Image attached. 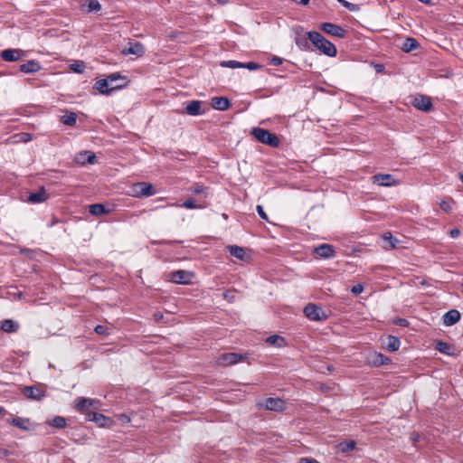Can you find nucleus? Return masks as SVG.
<instances>
[{
  "mask_svg": "<svg viewBox=\"0 0 463 463\" xmlns=\"http://www.w3.org/2000/svg\"><path fill=\"white\" fill-rule=\"evenodd\" d=\"M99 402L96 400L84 398V397H78L75 400V405L74 408L79 411L81 413H88L89 409L92 406H94L95 403H98Z\"/></svg>",
  "mask_w": 463,
  "mask_h": 463,
  "instance_id": "obj_11",
  "label": "nucleus"
},
{
  "mask_svg": "<svg viewBox=\"0 0 463 463\" xmlns=\"http://www.w3.org/2000/svg\"><path fill=\"white\" fill-rule=\"evenodd\" d=\"M25 138L24 139L25 142L31 140V135L30 134H24Z\"/></svg>",
  "mask_w": 463,
  "mask_h": 463,
  "instance_id": "obj_57",
  "label": "nucleus"
},
{
  "mask_svg": "<svg viewBox=\"0 0 463 463\" xmlns=\"http://www.w3.org/2000/svg\"><path fill=\"white\" fill-rule=\"evenodd\" d=\"M419 47V43L414 38L409 37L404 41L402 50L405 52H410Z\"/></svg>",
  "mask_w": 463,
  "mask_h": 463,
  "instance_id": "obj_31",
  "label": "nucleus"
},
{
  "mask_svg": "<svg viewBox=\"0 0 463 463\" xmlns=\"http://www.w3.org/2000/svg\"><path fill=\"white\" fill-rule=\"evenodd\" d=\"M355 448V442L354 440H345L339 444V449L343 453H347Z\"/></svg>",
  "mask_w": 463,
  "mask_h": 463,
  "instance_id": "obj_37",
  "label": "nucleus"
},
{
  "mask_svg": "<svg viewBox=\"0 0 463 463\" xmlns=\"http://www.w3.org/2000/svg\"><path fill=\"white\" fill-rule=\"evenodd\" d=\"M449 235L451 238H458L460 235V231L458 228L450 230Z\"/></svg>",
  "mask_w": 463,
  "mask_h": 463,
  "instance_id": "obj_52",
  "label": "nucleus"
},
{
  "mask_svg": "<svg viewBox=\"0 0 463 463\" xmlns=\"http://www.w3.org/2000/svg\"><path fill=\"white\" fill-rule=\"evenodd\" d=\"M101 9V5L98 0L88 1V11L89 12H99Z\"/></svg>",
  "mask_w": 463,
  "mask_h": 463,
  "instance_id": "obj_39",
  "label": "nucleus"
},
{
  "mask_svg": "<svg viewBox=\"0 0 463 463\" xmlns=\"http://www.w3.org/2000/svg\"><path fill=\"white\" fill-rule=\"evenodd\" d=\"M314 252L323 259H331L335 257V254L334 247L326 243L316 247Z\"/></svg>",
  "mask_w": 463,
  "mask_h": 463,
  "instance_id": "obj_14",
  "label": "nucleus"
},
{
  "mask_svg": "<svg viewBox=\"0 0 463 463\" xmlns=\"http://www.w3.org/2000/svg\"><path fill=\"white\" fill-rule=\"evenodd\" d=\"M400 345H401V341L398 337L393 336V335L388 336L387 349L390 352L397 351L399 349Z\"/></svg>",
  "mask_w": 463,
  "mask_h": 463,
  "instance_id": "obj_33",
  "label": "nucleus"
},
{
  "mask_svg": "<svg viewBox=\"0 0 463 463\" xmlns=\"http://www.w3.org/2000/svg\"><path fill=\"white\" fill-rule=\"evenodd\" d=\"M61 122L67 126H73L77 121V114L75 112H70L61 117Z\"/></svg>",
  "mask_w": 463,
  "mask_h": 463,
  "instance_id": "obj_36",
  "label": "nucleus"
},
{
  "mask_svg": "<svg viewBox=\"0 0 463 463\" xmlns=\"http://www.w3.org/2000/svg\"><path fill=\"white\" fill-rule=\"evenodd\" d=\"M243 356L236 353H226L220 356L219 364L222 365H232L241 361Z\"/></svg>",
  "mask_w": 463,
  "mask_h": 463,
  "instance_id": "obj_16",
  "label": "nucleus"
},
{
  "mask_svg": "<svg viewBox=\"0 0 463 463\" xmlns=\"http://www.w3.org/2000/svg\"><path fill=\"white\" fill-rule=\"evenodd\" d=\"M383 241L386 243L383 248L387 250L394 249L399 242V240L393 237L391 232L384 233L383 235Z\"/></svg>",
  "mask_w": 463,
  "mask_h": 463,
  "instance_id": "obj_28",
  "label": "nucleus"
},
{
  "mask_svg": "<svg viewBox=\"0 0 463 463\" xmlns=\"http://www.w3.org/2000/svg\"><path fill=\"white\" fill-rule=\"evenodd\" d=\"M49 426L57 428V429H64L67 426V420L62 416H55L52 420H47L46 422Z\"/></svg>",
  "mask_w": 463,
  "mask_h": 463,
  "instance_id": "obj_29",
  "label": "nucleus"
},
{
  "mask_svg": "<svg viewBox=\"0 0 463 463\" xmlns=\"http://www.w3.org/2000/svg\"><path fill=\"white\" fill-rule=\"evenodd\" d=\"M127 79L118 73H112L105 79L99 80L94 84V89L104 95H110L114 90H121L127 86Z\"/></svg>",
  "mask_w": 463,
  "mask_h": 463,
  "instance_id": "obj_1",
  "label": "nucleus"
},
{
  "mask_svg": "<svg viewBox=\"0 0 463 463\" xmlns=\"http://www.w3.org/2000/svg\"><path fill=\"white\" fill-rule=\"evenodd\" d=\"M320 29L329 35L336 36L339 38H344L346 33L345 30L343 27L332 23L322 24L320 25Z\"/></svg>",
  "mask_w": 463,
  "mask_h": 463,
  "instance_id": "obj_9",
  "label": "nucleus"
},
{
  "mask_svg": "<svg viewBox=\"0 0 463 463\" xmlns=\"http://www.w3.org/2000/svg\"><path fill=\"white\" fill-rule=\"evenodd\" d=\"M374 68L377 72H383L384 71V66L383 64H376Z\"/></svg>",
  "mask_w": 463,
  "mask_h": 463,
  "instance_id": "obj_53",
  "label": "nucleus"
},
{
  "mask_svg": "<svg viewBox=\"0 0 463 463\" xmlns=\"http://www.w3.org/2000/svg\"><path fill=\"white\" fill-rule=\"evenodd\" d=\"M256 210H257V213L259 214V216L262 219V220H265L267 221L268 220V215L267 213H265L263 207L261 205H257L256 207Z\"/></svg>",
  "mask_w": 463,
  "mask_h": 463,
  "instance_id": "obj_45",
  "label": "nucleus"
},
{
  "mask_svg": "<svg viewBox=\"0 0 463 463\" xmlns=\"http://www.w3.org/2000/svg\"><path fill=\"white\" fill-rule=\"evenodd\" d=\"M372 179L374 184L385 187L395 186L400 184V181L396 180L393 175L390 174H377L373 175Z\"/></svg>",
  "mask_w": 463,
  "mask_h": 463,
  "instance_id": "obj_8",
  "label": "nucleus"
},
{
  "mask_svg": "<svg viewBox=\"0 0 463 463\" xmlns=\"http://www.w3.org/2000/svg\"><path fill=\"white\" fill-rule=\"evenodd\" d=\"M89 213L95 216H100L109 213L101 203H93L89 206Z\"/></svg>",
  "mask_w": 463,
  "mask_h": 463,
  "instance_id": "obj_30",
  "label": "nucleus"
},
{
  "mask_svg": "<svg viewBox=\"0 0 463 463\" xmlns=\"http://www.w3.org/2000/svg\"><path fill=\"white\" fill-rule=\"evenodd\" d=\"M308 33H304L303 29L298 26L295 28V43L302 51L310 49Z\"/></svg>",
  "mask_w": 463,
  "mask_h": 463,
  "instance_id": "obj_7",
  "label": "nucleus"
},
{
  "mask_svg": "<svg viewBox=\"0 0 463 463\" xmlns=\"http://www.w3.org/2000/svg\"><path fill=\"white\" fill-rule=\"evenodd\" d=\"M309 40L322 53L329 56L335 57L336 55V48L335 46L326 40L320 33L312 31L308 32Z\"/></svg>",
  "mask_w": 463,
  "mask_h": 463,
  "instance_id": "obj_2",
  "label": "nucleus"
},
{
  "mask_svg": "<svg viewBox=\"0 0 463 463\" xmlns=\"http://www.w3.org/2000/svg\"><path fill=\"white\" fill-rule=\"evenodd\" d=\"M227 250L232 257L242 261L246 260V253L244 248L237 245H228Z\"/></svg>",
  "mask_w": 463,
  "mask_h": 463,
  "instance_id": "obj_23",
  "label": "nucleus"
},
{
  "mask_svg": "<svg viewBox=\"0 0 463 463\" xmlns=\"http://www.w3.org/2000/svg\"><path fill=\"white\" fill-rule=\"evenodd\" d=\"M460 180H461V182L463 183V173H462V174H460Z\"/></svg>",
  "mask_w": 463,
  "mask_h": 463,
  "instance_id": "obj_59",
  "label": "nucleus"
},
{
  "mask_svg": "<svg viewBox=\"0 0 463 463\" xmlns=\"http://www.w3.org/2000/svg\"><path fill=\"white\" fill-rule=\"evenodd\" d=\"M94 330L98 335H106L108 328L104 326L98 325Z\"/></svg>",
  "mask_w": 463,
  "mask_h": 463,
  "instance_id": "obj_48",
  "label": "nucleus"
},
{
  "mask_svg": "<svg viewBox=\"0 0 463 463\" xmlns=\"http://www.w3.org/2000/svg\"><path fill=\"white\" fill-rule=\"evenodd\" d=\"M211 106L214 109L224 111L230 108L231 102L225 97H213L211 99Z\"/></svg>",
  "mask_w": 463,
  "mask_h": 463,
  "instance_id": "obj_18",
  "label": "nucleus"
},
{
  "mask_svg": "<svg viewBox=\"0 0 463 463\" xmlns=\"http://www.w3.org/2000/svg\"><path fill=\"white\" fill-rule=\"evenodd\" d=\"M19 328V324L12 319H5L1 323V329L6 333L16 332Z\"/></svg>",
  "mask_w": 463,
  "mask_h": 463,
  "instance_id": "obj_26",
  "label": "nucleus"
},
{
  "mask_svg": "<svg viewBox=\"0 0 463 463\" xmlns=\"http://www.w3.org/2000/svg\"><path fill=\"white\" fill-rule=\"evenodd\" d=\"M419 1L425 5H432L431 0H419Z\"/></svg>",
  "mask_w": 463,
  "mask_h": 463,
  "instance_id": "obj_55",
  "label": "nucleus"
},
{
  "mask_svg": "<svg viewBox=\"0 0 463 463\" xmlns=\"http://www.w3.org/2000/svg\"><path fill=\"white\" fill-rule=\"evenodd\" d=\"M250 135L259 142L269 146L271 147H278L280 144L279 137L265 128L259 127L250 129Z\"/></svg>",
  "mask_w": 463,
  "mask_h": 463,
  "instance_id": "obj_3",
  "label": "nucleus"
},
{
  "mask_svg": "<svg viewBox=\"0 0 463 463\" xmlns=\"http://www.w3.org/2000/svg\"><path fill=\"white\" fill-rule=\"evenodd\" d=\"M264 407L269 411H282L286 409V402L280 398H268L265 400Z\"/></svg>",
  "mask_w": 463,
  "mask_h": 463,
  "instance_id": "obj_13",
  "label": "nucleus"
},
{
  "mask_svg": "<svg viewBox=\"0 0 463 463\" xmlns=\"http://www.w3.org/2000/svg\"><path fill=\"white\" fill-rule=\"evenodd\" d=\"M439 207L445 213H449L451 211V205H450V203L448 200H442L439 203Z\"/></svg>",
  "mask_w": 463,
  "mask_h": 463,
  "instance_id": "obj_43",
  "label": "nucleus"
},
{
  "mask_svg": "<svg viewBox=\"0 0 463 463\" xmlns=\"http://www.w3.org/2000/svg\"><path fill=\"white\" fill-rule=\"evenodd\" d=\"M71 70L77 73H82L85 70V63L83 61H78L71 64Z\"/></svg>",
  "mask_w": 463,
  "mask_h": 463,
  "instance_id": "obj_41",
  "label": "nucleus"
},
{
  "mask_svg": "<svg viewBox=\"0 0 463 463\" xmlns=\"http://www.w3.org/2000/svg\"><path fill=\"white\" fill-rule=\"evenodd\" d=\"M394 323L400 326H408L409 321L405 318H397Z\"/></svg>",
  "mask_w": 463,
  "mask_h": 463,
  "instance_id": "obj_51",
  "label": "nucleus"
},
{
  "mask_svg": "<svg viewBox=\"0 0 463 463\" xmlns=\"http://www.w3.org/2000/svg\"><path fill=\"white\" fill-rule=\"evenodd\" d=\"M124 54H133L141 57L145 53V47L141 43H131L128 49L123 51Z\"/></svg>",
  "mask_w": 463,
  "mask_h": 463,
  "instance_id": "obj_21",
  "label": "nucleus"
},
{
  "mask_svg": "<svg viewBox=\"0 0 463 463\" xmlns=\"http://www.w3.org/2000/svg\"><path fill=\"white\" fill-rule=\"evenodd\" d=\"M220 66L223 68H230V69H239V68H244V63L230 60V61H222L220 62Z\"/></svg>",
  "mask_w": 463,
  "mask_h": 463,
  "instance_id": "obj_35",
  "label": "nucleus"
},
{
  "mask_svg": "<svg viewBox=\"0 0 463 463\" xmlns=\"http://www.w3.org/2000/svg\"><path fill=\"white\" fill-rule=\"evenodd\" d=\"M184 111L190 116H200L205 113V110L202 109L203 101L201 100H190L184 103Z\"/></svg>",
  "mask_w": 463,
  "mask_h": 463,
  "instance_id": "obj_10",
  "label": "nucleus"
},
{
  "mask_svg": "<svg viewBox=\"0 0 463 463\" xmlns=\"http://www.w3.org/2000/svg\"><path fill=\"white\" fill-rule=\"evenodd\" d=\"M24 393L26 397L36 401H41L45 397V393L43 390L33 386L25 387Z\"/></svg>",
  "mask_w": 463,
  "mask_h": 463,
  "instance_id": "obj_19",
  "label": "nucleus"
},
{
  "mask_svg": "<svg viewBox=\"0 0 463 463\" xmlns=\"http://www.w3.org/2000/svg\"><path fill=\"white\" fill-rule=\"evenodd\" d=\"M260 67V64H258L257 62H254V61H250V62L244 63V68H247L250 71H255V70L259 69Z\"/></svg>",
  "mask_w": 463,
  "mask_h": 463,
  "instance_id": "obj_47",
  "label": "nucleus"
},
{
  "mask_svg": "<svg viewBox=\"0 0 463 463\" xmlns=\"http://www.w3.org/2000/svg\"><path fill=\"white\" fill-rule=\"evenodd\" d=\"M304 315L312 321H323L327 318V315L319 306L309 303L303 309Z\"/></svg>",
  "mask_w": 463,
  "mask_h": 463,
  "instance_id": "obj_4",
  "label": "nucleus"
},
{
  "mask_svg": "<svg viewBox=\"0 0 463 463\" xmlns=\"http://www.w3.org/2000/svg\"><path fill=\"white\" fill-rule=\"evenodd\" d=\"M7 422L24 430H30V420L28 418H10L7 420Z\"/></svg>",
  "mask_w": 463,
  "mask_h": 463,
  "instance_id": "obj_22",
  "label": "nucleus"
},
{
  "mask_svg": "<svg viewBox=\"0 0 463 463\" xmlns=\"http://www.w3.org/2000/svg\"><path fill=\"white\" fill-rule=\"evenodd\" d=\"M436 349L439 352L442 353V354H449L450 345L448 343H446V342L439 341L436 344Z\"/></svg>",
  "mask_w": 463,
  "mask_h": 463,
  "instance_id": "obj_38",
  "label": "nucleus"
},
{
  "mask_svg": "<svg viewBox=\"0 0 463 463\" xmlns=\"http://www.w3.org/2000/svg\"><path fill=\"white\" fill-rule=\"evenodd\" d=\"M389 361H390L389 358H387L386 356H384L382 354H377L376 359L374 360L373 363L377 365H382V364H388Z\"/></svg>",
  "mask_w": 463,
  "mask_h": 463,
  "instance_id": "obj_42",
  "label": "nucleus"
},
{
  "mask_svg": "<svg viewBox=\"0 0 463 463\" xmlns=\"http://www.w3.org/2000/svg\"><path fill=\"white\" fill-rule=\"evenodd\" d=\"M42 66L36 60H30L20 65V71L24 73H34L39 71Z\"/></svg>",
  "mask_w": 463,
  "mask_h": 463,
  "instance_id": "obj_20",
  "label": "nucleus"
},
{
  "mask_svg": "<svg viewBox=\"0 0 463 463\" xmlns=\"http://www.w3.org/2000/svg\"><path fill=\"white\" fill-rule=\"evenodd\" d=\"M364 286L362 284H355L352 287L351 292L354 295H359L363 292Z\"/></svg>",
  "mask_w": 463,
  "mask_h": 463,
  "instance_id": "obj_44",
  "label": "nucleus"
},
{
  "mask_svg": "<svg viewBox=\"0 0 463 463\" xmlns=\"http://www.w3.org/2000/svg\"><path fill=\"white\" fill-rule=\"evenodd\" d=\"M191 193L196 194H203L204 197L208 196V191L209 187L201 184H195L194 186L191 187L189 189Z\"/></svg>",
  "mask_w": 463,
  "mask_h": 463,
  "instance_id": "obj_34",
  "label": "nucleus"
},
{
  "mask_svg": "<svg viewBox=\"0 0 463 463\" xmlns=\"http://www.w3.org/2000/svg\"><path fill=\"white\" fill-rule=\"evenodd\" d=\"M343 6H345V8H347L348 10L350 11H354L355 10V5L352 3H349L348 1H345V0H337Z\"/></svg>",
  "mask_w": 463,
  "mask_h": 463,
  "instance_id": "obj_46",
  "label": "nucleus"
},
{
  "mask_svg": "<svg viewBox=\"0 0 463 463\" xmlns=\"http://www.w3.org/2000/svg\"><path fill=\"white\" fill-rule=\"evenodd\" d=\"M283 62V59L279 56H273L270 60V63L274 66H279Z\"/></svg>",
  "mask_w": 463,
  "mask_h": 463,
  "instance_id": "obj_49",
  "label": "nucleus"
},
{
  "mask_svg": "<svg viewBox=\"0 0 463 463\" xmlns=\"http://www.w3.org/2000/svg\"><path fill=\"white\" fill-rule=\"evenodd\" d=\"M96 156L91 151H81L78 153L75 156V161L77 164L80 165H85V164H90L93 165L96 163Z\"/></svg>",
  "mask_w": 463,
  "mask_h": 463,
  "instance_id": "obj_15",
  "label": "nucleus"
},
{
  "mask_svg": "<svg viewBox=\"0 0 463 463\" xmlns=\"http://www.w3.org/2000/svg\"><path fill=\"white\" fill-rule=\"evenodd\" d=\"M411 104L419 110L429 112L433 105L430 97L423 94H416L412 97Z\"/></svg>",
  "mask_w": 463,
  "mask_h": 463,
  "instance_id": "obj_5",
  "label": "nucleus"
},
{
  "mask_svg": "<svg viewBox=\"0 0 463 463\" xmlns=\"http://www.w3.org/2000/svg\"><path fill=\"white\" fill-rule=\"evenodd\" d=\"M265 342L272 346L281 348L286 345L285 338L279 335H273L266 338Z\"/></svg>",
  "mask_w": 463,
  "mask_h": 463,
  "instance_id": "obj_27",
  "label": "nucleus"
},
{
  "mask_svg": "<svg viewBox=\"0 0 463 463\" xmlns=\"http://www.w3.org/2000/svg\"><path fill=\"white\" fill-rule=\"evenodd\" d=\"M194 273L187 270H175L169 274L170 281L176 284H189L192 282Z\"/></svg>",
  "mask_w": 463,
  "mask_h": 463,
  "instance_id": "obj_6",
  "label": "nucleus"
},
{
  "mask_svg": "<svg viewBox=\"0 0 463 463\" xmlns=\"http://www.w3.org/2000/svg\"><path fill=\"white\" fill-rule=\"evenodd\" d=\"M443 324L446 326H451L460 319V313L457 309H450L443 315Z\"/></svg>",
  "mask_w": 463,
  "mask_h": 463,
  "instance_id": "obj_17",
  "label": "nucleus"
},
{
  "mask_svg": "<svg viewBox=\"0 0 463 463\" xmlns=\"http://www.w3.org/2000/svg\"><path fill=\"white\" fill-rule=\"evenodd\" d=\"M23 55L24 52L20 49H5L0 52V58L5 61H17Z\"/></svg>",
  "mask_w": 463,
  "mask_h": 463,
  "instance_id": "obj_12",
  "label": "nucleus"
},
{
  "mask_svg": "<svg viewBox=\"0 0 463 463\" xmlns=\"http://www.w3.org/2000/svg\"><path fill=\"white\" fill-rule=\"evenodd\" d=\"M86 418L88 420L94 421L98 423L99 426H103L105 420H107V418L103 414L99 412H88Z\"/></svg>",
  "mask_w": 463,
  "mask_h": 463,
  "instance_id": "obj_32",
  "label": "nucleus"
},
{
  "mask_svg": "<svg viewBox=\"0 0 463 463\" xmlns=\"http://www.w3.org/2000/svg\"><path fill=\"white\" fill-rule=\"evenodd\" d=\"M0 455L7 456L8 451L6 449H0Z\"/></svg>",
  "mask_w": 463,
  "mask_h": 463,
  "instance_id": "obj_56",
  "label": "nucleus"
},
{
  "mask_svg": "<svg viewBox=\"0 0 463 463\" xmlns=\"http://www.w3.org/2000/svg\"><path fill=\"white\" fill-rule=\"evenodd\" d=\"M181 207L186 208V209H200L202 208L201 205L195 203L194 200L190 198L185 200L182 204Z\"/></svg>",
  "mask_w": 463,
  "mask_h": 463,
  "instance_id": "obj_40",
  "label": "nucleus"
},
{
  "mask_svg": "<svg viewBox=\"0 0 463 463\" xmlns=\"http://www.w3.org/2000/svg\"><path fill=\"white\" fill-rule=\"evenodd\" d=\"M141 188H137V184H133L132 186V195L135 197H141Z\"/></svg>",
  "mask_w": 463,
  "mask_h": 463,
  "instance_id": "obj_50",
  "label": "nucleus"
},
{
  "mask_svg": "<svg viewBox=\"0 0 463 463\" xmlns=\"http://www.w3.org/2000/svg\"><path fill=\"white\" fill-rule=\"evenodd\" d=\"M137 188H141L140 193H141L142 196L148 197V196H152V195L156 194V189L149 183H146V182L137 183Z\"/></svg>",
  "mask_w": 463,
  "mask_h": 463,
  "instance_id": "obj_25",
  "label": "nucleus"
},
{
  "mask_svg": "<svg viewBox=\"0 0 463 463\" xmlns=\"http://www.w3.org/2000/svg\"><path fill=\"white\" fill-rule=\"evenodd\" d=\"M154 317H155L156 320L158 321V320L163 318V314L160 313V312H156V313H155Z\"/></svg>",
  "mask_w": 463,
  "mask_h": 463,
  "instance_id": "obj_54",
  "label": "nucleus"
},
{
  "mask_svg": "<svg viewBox=\"0 0 463 463\" xmlns=\"http://www.w3.org/2000/svg\"><path fill=\"white\" fill-rule=\"evenodd\" d=\"M48 199V195L43 188L36 193L30 194L28 201L32 203H40Z\"/></svg>",
  "mask_w": 463,
  "mask_h": 463,
  "instance_id": "obj_24",
  "label": "nucleus"
},
{
  "mask_svg": "<svg viewBox=\"0 0 463 463\" xmlns=\"http://www.w3.org/2000/svg\"><path fill=\"white\" fill-rule=\"evenodd\" d=\"M4 411H5V409H4L2 406H0V414H1Z\"/></svg>",
  "mask_w": 463,
  "mask_h": 463,
  "instance_id": "obj_58",
  "label": "nucleus"
}]
</instances>
